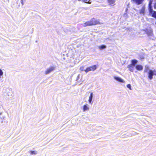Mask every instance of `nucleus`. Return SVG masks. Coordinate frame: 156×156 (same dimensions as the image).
Returning <instances> with one entry per match:
<instances>
[{"instance_id": "nucleus-1", "label": "nucleus", "mask_w": 156, "mask_h": 156, "mask_svg": "<svg viewBox=\"0 0 156 156\" xmlns=\"http://www.w3.org/2000/svg\"><path fill=\"white\" fill-rule=\"evenodd\" d=\"M100 24V23L98 20H96L95 19L93 18L92 19L89 21H87L84 23L83 25L84 27H86L87 26H90Z\"/></svg>"}, {"instance_id": "nucleus-2", "label": "nucleus", "mask_w": 156, "mask_h": 156, "mask_svg": "<svg viewBox=\"0 0 156 156\" xmlns=\"http://www.w3.org/2000/svg\"><path fill=\"white\" fill-rule=\"evenodd\" d=\"M148 77L149 79L151 80L154 75H156V70H150L148 72Z\"/></svg>"}, {"instance_id": "nucleus-3", "label": "nucleus", "mask_w": 156, "mask_h": 156, "mask_svg": "<svg viewBox=\"0 0 156 156\" xmlns=\"http://www.w3.org/2000/svg\"><path fill=\"white\" fill-rule=\"evenodd\" d=\"M97 67L96 65H94L92 66L87 67L84 71L86 73L90 71H94L96 69Z\"/></svg>"}, {"instance_id": "nucleus-4", "label": "nucleus", "mask_w": 156, "mask_h": 156, "mask_svg": "<svg viewBox=\"0 0 156 156\" xmlns=\"http://www.w3.org/2000/svg\"><path fill=\"white\" fill-rule=\"evenodd\" d=\"M55 67L54 66H51L48 68L45 71V74L46 75L48 74L54 70Z\"/></svg>"}, {"instance_id": "nucleus-5", "label": "nucleus", "mask_w": 156, "mask_h": 156, "mask_svg": "<svg viewBox=\"0 0 156 156\" xmlns=\"http://www.w3.org/2000/svg\"><path fill=\"white\" fill-rule=\"evenodd\" d=\"M82 108L83 111V112H85V111H88L90 109L89 106L87 104H86L85 105H84L82 107Z\"/></svg>"}, {"instance_id": "nucleus-6", "label": "nucleus", "mask_w": 156, "mask_h": 156, "mask_svg": "<svg viewBox=\"0 0 156 156\" xmlns=\"http://www.w3.org/2000/svg\"><path fill=\"white\" fill-rule=\"evenodd\" d=\"M113 77L114 79L117 81L123 83H125V81L121 77L115 76H114Z\"/></svg>"}, {"instance_id": "nucleus-7", "label": "nucleus", "mask_w": 156, "mask_h": 156, "mask_svg": "<svg viewBox=\"0 0 156 156\" xmlns=\"http://www.w3.org/2000/svg\"><path fill=\"white\" fill-rule=\"evenodd\" d=\"M145 6L144 5L142 7L141 9L139 10V13L141 15L144 16L145 15Z\"/></svg>"}, {"instance_id": "nucleus-8", "label": "nucleus", "mask_w": 156, "mask_h": 156, "mask_svg": "<svg viewBox=\"0 0 156 156\" xmlns=\"http://www.w3.org/2000/svg\"><path fill=\"white\" fill-rule=\"evenodd\" d=\"M93 93L92 92L91 93L89 97V99L88 100V103L90 104H92V101L93 99Z\"/></svg>"}, {"instance_id": "nucleus-9", "label": "nucleus", "mask_w": 156, "mask_h": 156, "mask_svg": "<svg viewBox=\"0 0 156 156\" xmlns=\"http://www.w3.org/2000/svg\"><path fill=\"white\" fill-rule=\"evenodd\" d=\"M135 66L132 65L131 64L129 65L128 66V68L129 70L131 72H133L134 70Z\"/></svg>"}, {"instance_id": "nucleus-10", "label": "nucleus", "mask_w": 156, "mask_h": 156, "mask_svg": "<svg viewBox=\"0 0 156 156\" xmlns=\"http://www.w3.org/2000/svg\"><path fill=\"white\" fill-rule=\"evenodd\" d=\"M144 0H132V1L134 3L137 5L141 4Z\"/></svg>"}, {"instance_id": "nucleus-11", "label": "nucleus", "mask_w": 156, "mask_h": 156, "mask_svg": "<svg viewBox=\"0 0 156 156\" xmlns=\"http://www.w3.org/2000/svg\"><path fill=\"white\" fill-rule=\"evenodd\" d=\"M135 67L136 69L138 71H142L143 68V66L141 65H137Z\"/></svg>"}, {"instance_id": "nucleus-12", "label": "nucleus", "mask_w": 156, "mask_h": 156, "mask_svg": "<svg viewBox=\"0 0 156 156\" xmlns=\"http://www.w3.org/2000/svg\"><path fill=\"white\" fill-rule=\"evenodd\" d=\"M138 61L136 59H133L131 60V65L135 66L137 62Z\"/></svg>"}, {"instance_id": "nucleus-13", "label": "nucleus", "mask_w": 156, "mask_h": 156, "mask_svg": "<svg viewBox=\"0 0 156 156\" xmlns=\"http://www.w3.org/2000/svg\"><path fill=\"white\" fill-rule=\"evenodd\" d=\"M98 48L99 49H100V50H102L103 49H105L106 48V46L104 45H102L98 46Z\"/></svg>"}, {"instance_id": "nucleus-14", "label": "nucleus", "mask_w": 156, "mask_h": 156, "mask_svg": "<svg viewBox=\"0 0 156 156\" xmlns=\"http://www.w3.org/2000/svg\"><path fill=\"white\" fill-rule=\"evenodd\" d=\"M153 0H150L148 5V9L149 10L150 9H152V7L151 6V4L152 3Z\"/></svg>"}, {"instance_id": "nucleus-15", "label": "nucleus", "mask_w": 156, "mask_h": 156, "mask_svg": "<svg viewBox=\"0 0 156 156\" xmlns=\"http://www.w3.org/2000/svg\"><path fill=\"white\" fill-rule=\"evenodd\" d=\"M79 1H81L82 2H85L86 3H88L89 4H90L91 3V1L90 0H78Z\"/></svg>"}, {"instance_id": "nucleus-16", "label": "nucleus", "mask_w": 156, "mask_h": 156, "mask_svg": "<svg viewBox=\"0 0 156 156\" xmlns=\"http://www.w3.org/2000/svg\"><path fill=\"white\" fill-rule=\"evenodd\" d=\"M108 2L110 5H113L115 2V0H108Z\"/></svg>"}, {"instance_id": "nucleus-17", "label": "nucleus", "mask_w": 156, "mask_h": 156, "mask_svg": "<svg viewBox=\"0 0 156 156\" xmlns=\"http://www.w3.org/2000/svg\"><path fill=\"white\" fill-rule=\"evenodd\" d=\"M3 72L2 70L0 68V77L2 78L3 75Z\"/></svg>"}, {"instance_id": "nucleus-18", "label": "nucleus", "mask_w": 156, "mask_h": 156, "mask_svg": "<svg viewBox=\"0 0 156 156\" xmlns=\"http://www.w3.org/2000/svg\"><path fill=\"white\" fill-rule=\"evenodd\" d=\"M30 154L35 155L37 154V152L35 151H30Z\"/></svg>"}, {"instance_id": "nucleus-19", "label": "nucleus", "mask_w": 156, "mask_h": 156, "mask_svg": "<svg viewBox=\"0 0 156 156\" xmlns=\"http://www.w3.org/2000/svg\"><path fill=\"white\" fill-rule=\"evenodd\" d=\"M127 87L129 88V90H132L131 87V85L130 84H128L127 85Z\"/></svg>"}, {"instance_id": "nucleus-20", "label": "nucleus", "mask_w": 156, "mask_h": 156, "mask_svg": "<svg viewBox=\"0 0 156 156\" xmlns=\"http://www.w3.org/2000/svg\"><path fill=\"white\" fill-rule=\"evenodd\" d=\"M2 102L0 101V111L2 110Z\"/></svg>"}, {"instance_id": "nucleus-21", "label": "nucleus", "mask_w": 156, "mask_h": 156, "mask_svg": "<svg viewBox=\"0 0 156 156\" xmlns=\"http://www.w3.org/2000/svg\"><path fill=\"white\" fill-rule=\"evenodd\" d=\"M80 69L81 71H84L85 70H84V67L83 66L81 67L80 68Z\"/></svg>"}, {"instance_id": "nucleus-22", "label": "nucleus", "mask_w": 156, "mask_h": 156, "mask_svg": "<svg viewBox=\"0 0 156 156\" xmlns=\"http://www.w3.org/2000/svg\"><path fill=\"white\" fill-rule=\"evenodd\" d=\"M21 3L22 5H24V2L23 0H21Z\"/></svg>"}, {"instance_id": "nucleus-23", "label": "nucleus", "mask_w": 156, "mask_h": 156, "mask_svg": "<svg viewBox=\"0 0 156 156\" xmlns=\"http://www.w3.org/2000/svg\"><path fill=\"white\" fill-rule=\"evenodd\" d=\"M154 9H156V2L154 4Z\"/></svg>"}, {"instance_id": "nucleus-24", "label": "nucleus", "mask_w": 156, "mask_h": 156, "mask_svg": "<svg viewBox=\"0 0 156 156\" xmlns=\"http://www.w3.org/2000/svg\"><path fill=\"white\" fill-rule=\"evenodd\" d=\"M141 32H144V34L146 33V32L144 30H142Z\"/></svg>"}, {"instance_id": "nucleus-25", "label": "nucleus", "mask_w": 156, "mask_h": 156, "mask_svg": "<svg viewBox=\"0 0 156 156\" xmlns=\"http://www.w3.org/2000/svg\"><path fill=\"white\" fill-rule=\"evenodd\" d=\"M2 114V112H0V115H1Z\"/></svg>"}, {"instance_id": "nucleus-26", "label": "nucleus", "mask_w": 156, "mask_h": 156, "mask_svg": "<svg viewBox=\"0 0 156 156\" xmlns=\"http://www.w3.org/2000/svg\"><path fill=\"white\" fill-rule=\"evenodd\" d=\"M151 34H150V35H151Z\"/></svg>"}]
</instances>
